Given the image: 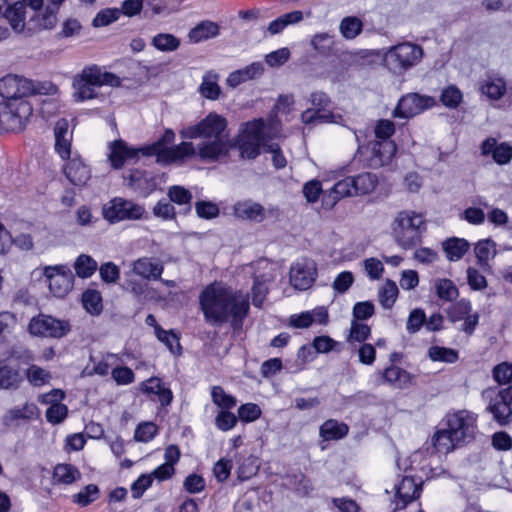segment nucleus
I'll use <instances>...</instances> for the list:
<instances>
[{
    "instance_id": "nucleus-1",
    "label": "nucleus",
    "mask_w": 512,
    "mask_h": 512,
    "mask_svg": "<svg viewBox=\"0 0 512 512\" xmlns=\"http://www.w3.org/2000/svg\"><path fill=\"white\" fill-rule=\"evenodd\" d=\"M205 321L212 326L230 322L233 330H240L249 312L248 296L218 283L204 288L199 296Z\"/></svg>"
},
{
    "instance_id": "nucleus-2",
    "label": "nucleus",
    "mask_w": 512,
    "mask_h": 512,
    "mask_svg": "<svg viewBox=\"0 0 512 512\" xmlns=\"http://www.w3.org/2000/svg\"><path fill=\"white\" fill-rule=\"evenodd\" d=\"M227 126L225 117L210 112L197 124L183 127L179 134L183 139H202L198 144V157L203 161L215 162L228 154Z\"/></svg>"
},
{
    "instance_id": "nucleus-3",
    "label": "nucleus",
    "mask_w": 512,
    "mask_h": 512,
    "mask_svg": "<svg viewBox=\"0 0 512 512\" xmlns=\"http://www.w3.org/2000/svg\"><path fill=\"white\" fill-rule=\"evenodd\" d=\"M425 231L424 217L414 211H401L394 221V238L403 249H411L420 244Z\"/></svg>"
},
{
    "instance_id": "nucleus-4",
    "label": "nucleus",
    "mask_w": 512,
    "mask_h": 512,
    "mask_svg": "<svg viewBox=\"0 0 512 512\" xmlns=\"http://www.w3.org/2000/svg\"><path fill=\"white\" fill-rule=\"evenodd\" d=\"M420 45L411 42L399 43L390 47L384 54V65L394 74H402L416 66L423 58Z\"/></svg>"
},
{
    "instance_id": "nucleus-5",
    "label": "nucleus",
    "mask_w": 512,
    "mask_h": 512,
    "mask_svg": "<svg viewBox=\"0 0 512 512\" xmlns=\"http://www.w3.org/2000/svg\"><path fill=\"white\" fill-rule=\"evenodd\" d=\"M264 127L262 119H254L242 124L235 144L242 158L255 159L260 154L261 146L265 149L268 145L265 143Z\"/></svg>"
},
{
    "instance_id": "nucleus-6",
    "label": "nucleus",
    "mask_w": 512,
    "mask_h": 512,
    "mask_svg": "<svg viewBox=\"0 0 512 512\" xmlns=\"http://www.w3.org/2000/svg\"><path fill=\"white\" fill-rule=\"evenodd\" d=\"M29 101L8 100L0 102V132H20L32 115Z\"/></svg>"
},
{
    "instance_id": "nucleus-7",
    "label": "nucleus",
    "mask_w": 512,
    "mask_h": 512,
    "mask_svg": "<svg viewBox=\"0 0 512 512\" xmlns=\"http://www.w3.org/2000/svg\"><path fill=\"white\" fill-rule=\"evenodd\" d=\"M482 397L489 399L487 411L493 415L494 420L501 426L509 424L512 420V386L496 390L488 388L482 392Z\"/></svg>"
},
{
    "instance_id": "nucleus-8",
    "label": "nucleus",
    "mask_w": 512,
    "mask_h": 512,
    "mask_svg": "<svg viewBox=\"0 0 512 512\" xmlns=\"http://www.w3.org/2000/svg\"><path fill=\"white\" fill-rule=\"evenodd\" d=\"M446 429L460 445L469 443L474 439L476 432V418L466 410H460L446 417Z\"/></svg>"
},
{
    "instance_id": "nucleus-9",
    "label": "nucleus",
    "mask_w": 512,
    "mask_h": 512,
    "mask_svg": "<svg viewBox=\"0 0 512 512\" xmlns=\"http://www.w3.org/2000/svg\"><path fill=\"white\" fill-rule=\"evenodd\" d=\"M28 330L35 336L61 339L71 331V325L67 320L39 314L30 320Z\"/></svg>"
},
{
    "instance_id": "nucleus-10",
    "label": "nucleus",
    "mask_w": 512,
    "mask_h": 512,
    "mask_svg": "<svg viewBox=\"0 0 512 512\" xmlns=\"http://www.w3.org/2000/svg\"><path fill=\"white\" fill-rule=\"evenodd\" d=\"M144 213L145 208L142 205L121 197H115L103 206V216L110 223L138 220Z\"/></svg>"
},
{
    "instance_id": "nucleus-11",
    "label": "nucleus",
    "mask_w": 512,
    "mask_h": 512,
    "mask_svg": "<svg viewBox=\"0 0 512 512\" xmlns=\"http://www.w3.org/2000/svg\"><path fill=\"white\" fill-rule=\"evenodd\" d=\"M0 95L3 101H28L33 95V81L18 75H7L0 79Z\"/></svg>"
},
{
    "instance_id": "nucleus-12",
    "label": "nucleus",
    "mask_w": 512,
    "mask_h": 512,
    "mask_svg": "<svg viewBox=\"0 0 512 512\" xmlns=\"http://www.w3.org/2000/svg\"><path fill=\"white\" fill-rule=\"evenodd\" d=\"M436 104L431 96L409 93L402 96L393 112L394 117L411 118Z\"/></svg>"
},
{
    "instance_id": "nucleus-13",
    "label": "nucleus",
    "mask_w": 512,
    "mask_h": 512,
    "mask_svg": "<svg viewBox=\"0 0 512 512\" xmlns=\"http://www.w3.org/2000/svg\"><path fill=\"white\" fill-rule=\"evenodd\" d=\"M51 293L56 297H64L73 287V274L65 265L47 266L44 269Z\"/></svg>"
},
{
    "instance_id": "nucleus-14",
    "label": "nucleus",
    "mask_w": 512,
    "mask_h": 512,
    "mask_svg": "<svg viewBox=\"0 0 512 512\" xmlns=\"http://www.w3.org/2000/svg\"><path fill=\"white\" fill-rule=\"evenodd\" d=\"M98 79L94 75L92 66L83 69L82 73L75 76L73 80L74 100L82 102L96 98L98 96L96 89L99 88Z\"/></svg>"
},
{
    "instance_id": "nucleus-15",
    "label": "nucleus",
    "mask_w": 512,
    "mask_h": 512,
    "mask_svg": "<svg viewBox=\"0 0 512 512\" xmlns=\"http://www.w3.org/2000/svg\"><path fill=\"white\" fill-rule=\"evenodd\" d=\"M316 274V263L313 260L304 259L291 267L290 282L296 289L306 290L314 283Z\"/></svg>"
},
{
    "instance_id": "nucleus-16",
    "label": "nucleus",
    "mask_w": 512,
    "mask_h": 512,
    "mask_svg": "<svg viewBox=\"0 0 512 512\" xmlns=\"http://www.w3.org/2000/svg\"><path fill=\"white\" fill-rule=\"evenodd\" d=\"M109 150L108 159L114 169L122 168L128 160H138L139 154H142L141 148L129 147L122 139L110 142Z\"/></svg>"
},
{
    "instance_id": "nucleus-17",
    "label": "nucleus",
    "mask_w": 512,
    "mask_h": 512,
    "mask_svg": "<svg viewBox=\"0 0 512 512\" xmlns=\"http://www.w3.org/2000/svg\"><path fill=\"white\" fill-rule=\"evenodd\" d=\"M63 171L69 182L77 187H85L92 177L90 167L80 157L71 158Z\"/></svg>"
},
{
    "instance_id": "nucleus-18",
    "label": "nucleus",
    "mask_w": 512,
    "mask_h": 512,
    "mask_svg": "<svg viewBox=\"0 0 512 512\" xmlns=\"http://www.w3.org/2000/svg\"><path fill=\"white\" fill-rule=\"evenodd\" d=\"M421 486L413 477L404 476L396 486V509H404L407 504L419 497Z\"/></svg>"
},
{
    "instance_id": "nucleus-19",
    "label": "nucleus",
    "mask_w": 512,
    "mask_h": 512,
    "mask_svg": "<svg viewBox=\"0 0 512 512\" xmlns=\"http://www.w3.org/2000/svg\"><path fill=\"white\" fill-rule=\"evenodd\" d=\"M396 151L397 147L393 141H375L371 143L370 166L378 168L389 164Z\"/></svg>"
},
{
    "instance_id": "nucleus-20",
    "label": "nucleus",
    "mask_w": 512,
    "mask_h": 512,
    "mask_svg": "<svg viewBox=\"0 0 512 512\" xmlns=\"http://www.w3.org/2000/svg\"><path fill=\"white\" fill-rule=\"evenodd\" d=\"M483 155L491 154L494 161L499 165H505L512 159V145L507 142L497 144L495 138H487L481 145Z\"/></svg>"
},
{
    "instance_id": "nucleus-21",
    "label": "nucleus",
    "mask_w": 512,
    "mask_h": 512,
    "mask_svg": "<svg viewBox=\"0 0 512 512\" xmlns=\"http://www.w3.org/2000/svg\"><path fill=\"white\" fill-rule=\"evenodd\" d=\"M194 156H198V147L195 148L192 142L183 141L178 145L164 149L160 154V157L157 159V162L169 164Z\"/></svg>"
},
{
    "instance_id": "nucleus-22",
    "label": "nucleus",
    "mask_w": 512,
    "mask_h": 512,
    "mask_svg": "<svg viewBox=\"0 0 512 512\" xmlns=\"http://www.w3.org/2000/svg\"><path fill=\"white\" fill-rule=\"evenodd\" d=\"M353 195H355L353 181L351 177H347L336 182L327 193H324L322 200L323 205L332 208L342 198Z\"/></svg>"
},
{
    "instance_id": "nucleus-23",
    "label": "nucleus",
    "mask_w": 512,
    "mask_h": 512,
    "mask_svg": "<svg viewBox=\"0 0 512 512\" xmlns=\"http://www.w3.org/2000/svg\"><path fill=\"white\" fill-rule=\"evenodd\" d=\"M234 215L242 220L261 222L265 218L264 207L252 200L238 201L233 206Z\"/></svg>"
},
{
    "instance_id": "nucleus-24",
    "label": "nucleus",
    "mask_w": 512,
    "mask_h": 512,
    "mask_svg": "<svg viewBox=\"0 0 512 512\" xmlns=\"http://www.w3.org/2000/svg\"><path fill=\"white\" fill-rule=\"evenodd\" d=\"M69 124L65 118L59 119L54 127L55 150L62 159L70 157L71 135L68 132Z\"/></svg>"
},
{
    "instance_id": "nucleus-25",
    "label": "nucleus",
    "mask_w": 512,
    "mask_h": 512,
    "mask_svg": "<svg viewBox=\"0 0 512 512\" xmlns=\"http://www.w3.org/2000/svg\"><path fill=\"white\" fill-rule=\"evenodd\" d=\"M140 386V390L143 393L158 396V400L163 407L170 405L173 400L172 391L165 387L162 380L158 377H151L143 381Z\"/></svg>"
},
{
    "instance_id": "nucleus-26",
    "label": "nucleus",
    "mask_w": 512,
    "mask_h": 512,
    "mask_svg": "<svg viewBox=\"0 0 512 512\" xmlns=\"http://www.w3.org/2000/svg\"><path fill=\"white\" fill-rule=\"evenodd\" d=\"M39 409L34 403H25L22 407L9 409L2 417L6 427L12 426L17 420H32L38 417Z\"/></svg>"
},
{
    "instance_id": "nucleus-27",
    "label": "nucleus",
    "mask_w": 512,
    "mask_h": 512,
    "mask_svg": "<svg viewBox=\"0 0 512 512\" xmlns=\"http://www.w3.org/2000/svg\"><path fill=\"white\" fill-rule=\"evenodd\" d=\"M263 70V65L260 62H254L243 69H239L230 73L227 78V85L235 88L241 83L259 77L262 75Z\"/></svg>"
},
{
    "instance_id": "nucleus-28",
    "label": "nucleus",
    "mask_w": 512,
    "mask_h": 512,
    "mask_svg": "<svg viewBox=\"0 0 512 512\" xmlns=\"http://www.w3.org/2000/svg\"><path fill=\"white\" fill-rule=\"evenodd\" d=\"M163 265L153 262L150 258H139L133 263V272L144 279L161 280Z\"/></svg>"
},
{
    "instance_id": "nucleus-29",
    "label": "nucleus",
    "mask_w": 512,
    "mask_h": 512,
    "mask_svg": "<svg viewBox=\"0 0 512 512\" xmlns=\"http://www.w3.org/2000/svg\"><path fill=\"white\" fill-rule=\"evenodd\" d=\"M383 382L397 389L407 388L411 382V375L398 366H390L382 372Z\"/></svg>"
},
{
    "instance_id": "nucleus-30",
    "label": "nucleus",
    "mask_w": 512,
    "mask_h": 512,
    "mask_svg": "<svg viewBox=\"0 0 512 512\" xmlns=\"http://www.w3.org/2000/svg\"><path fill=\"white\" fill-rule=\"evenodd\" d=\"M442 246L449 261L460 260L470 248V244L466 239L457 237L445 240Z\"/></svg>"
},
{
    "instance_id": "nucleus-31",
    "label": "nucleus",
    "mask_w": 512,
    "mask_h": 512,
    "mask_svg": "<svg viewBox=\"0 0 512 512\" xmlns=\"http://www.w3.org/2000/svg\"><path fill=\"white\" fill-rule=\"evenodd\" d=\"M65 0H48V4L41 15L35 17L39 29H52L57 23V12Z\"/></svg>"
},
{
    "instance_id": "nucleus-32",
    "label": "nucleus",
    "mask_w": 512,
    "mask_h": 512,
    "mask_svg": "<svg viewBox=\"0 0 512 512\" xmlns=\"http://www.w3.org/2000/svg\"><path fill=\"white\" fill-rule=\"evenodd\" d=\"M218 34L219 26L215 22L202 21L190 30L188 37L193 43H199L214 38Z\"/></svg>"
},
{
    "instance_id": "nucleus-33",
    "label": "nucleus",
    "mask_w": 512,
    "mask_h": 512,
    "mask_svg": "<svg viewBox=\"0 0 512 512\" xmlns=\"http://www.w3.org/2000/svg\"><path fill=\"white\" fill-rule=\"evenodd\" d=\"M349 432V427L345 423H339L335 419L326 420L320 426V436L326 440H339L344 438Z\"/></svg>"
},
{
    "instance_id": "nucleus-34",
    "label": "nucleus",
    "mask_w": 512,
    "mask_h": 512,
    "mask_svg": "<svg viewBox=\"0 0 512 512\" xmlns=\"http://www.w3.org/2000/svg\"><path fill=\"white\" fill-rule=\"evenodd\" d=\"M341 119L340 115H335L327 108L307 109L301 114V120L305 124L311 123H337Z\"/></svg>"
},
{
    "instance_id": "nucleus-35",
    "label": "nucleus",
    "mask_w": 512,
    "mask_h": 512,
    "mask_svg": "<svg viewBox=\"0 0 512 512\" xmlns=\"http://www.w3.org/2000/svg\"><path fill=\"white\" fill-rule=\"evenodd\" d=\"M432 445L436 452L442 454H447L456 447L461 446L458 442L454 441V437L446 428L435 432L432 437Z\"/></svg>"
},
{
    "instance_id": "nucleus-36",
    "label": "nucleus",
    "mask_w": 512,
    "mask_h": 512,
    "mask_svg": "<svg viewBox=\"0 0 512 512\" xmlns=\"http://www.w3.org/2000/svg\"><path fill=\"white\" fill-rule=\"evenodd\" d=\"M303 20L302 11L295 10L286 14H283L270 22L267 27V31L271 35H276L281 33L288 25L299 23Z\"/></svg>"
},
{
    "instance_id": "nucleus-37",
    "label": "nucleus",
    "mask_w": 512,
    "mask_h": 512,
    "mask_svg": "<svg viewBox=\"0 0 512 512\" xmlns=\"http://www.w3.org/2000/svg\"><path fill=\"white\" fill-rule=\"evenodd\" d=\"M23 378L17 368L9 365L0 367V389L16 390L20 387Z\"/></svg>"
},
{
    "instance_id": "nucleus-38",
    "label": "nucleus",
    "mask_w": 512,
    "mask_h": 512,
    "mask_svg": "<svg viewBox=\"0 0 512 512\" xmlns=\"http://www.w3.org/2000/svg\"><path fill=\"white\" fill-rule=\"evenodd\" d=\"M353 181V189L355 195H366L375 190L378 178L370 172L361 173L355 177H351Z\"/></svg>"
},
{
    "instance_id": "nucleus-39",
    "label": "nucleus",
    "mask_w": 512,
    "mask_h": 512,
    "mask_svg": "<svg viewBox=\"0 0 512 512\" xmlns=\"http://www.w3.org/2000/svg\"><path fill=\"white\" fill-rule=\"evenodd\" d=\"M80 477V471L71 464H57L54 468L53 479L57 483L70 485L80 479Z\"/></svg>"
},
{
    "instance_id": "nucleus-40",
    "label": "nucleus",
    "mask_w": 512,
    "mask_h": 512,
    "mask_svg": "<svg viewBox=\"0 0 512 512\" xmlns=\"http://www.w3.org/2000/svg\"><path fill=\"white\" fill-rule=\"evenodd\" d=\"M15 32H22L25 28L26 9L23 3L16 2L9 7L4 15Z\"/></svg>"
},
{
    "instance_id": "nucleus-41",
    "label": "nucleus",
    "mask_w": 512,
    "mask_h": 512,
    "mask_svg": "<svg viewBox=\"0 0 512 512\" xmlns=\"http://www.w3.org/2000/svg\"><path fill=\"white\" fill-rule=\"evenodd\" d=\"M217 82L218 75L212 71L207 72L203 76L202 83L199 87L201 95L210 100L218 99L221 93V89Z\"/></svg>"
},
{
    "instance_id": "nucleus-42",
    "label": "nucleus",
    "mask_w": 512,
    "mask_h": 512,
    "mask_svg": "<svg viewBox=\"0 0 512 512\" xmlns=\"http://www.w3.org/2000/svg\"><path fill=\"white\" fill-rule=\"evenodd\" d=\"M175 139V133L172 129H166L160 139L154 142L152 145L147 147H142V155L151 156L156 155L157 159L160 157V154L164 149H168V144L172 143Z\"/></svg>"
},
{
    "instance_id": "nucleus-43",
    "label": "nucleus",
    "mask_w": 512,
    "mask_h": 512,
    "mask_svg": "<svg viewBox=\"0 0 512 512\" xmlns=\"http://www.w3.org/2000/svg\"><path fill=\"white\" fill-rule=\"evenodd\" d=\"M168 197L170 202L184 206V213L191 211L192 194L189 190L182 186H171L168 190Z\"/></svg>"
},
{
    "instance_id": "nucleus-44",
    "label": "nucleus",
    "mask_w": 512,
    "mask_h": 512,
    "mask_svg": "<svg viewBox=\"0 0 512 512\" xmlns=\"http://www.w3.org/2000/svg\"><path fill=\"white\" fill-rule=\"evenodd\" d=\"M363 29L362 21L354 16H348L341 20L339 30L345 39L351 40L356 38Z\"/></svg>"
},
{
    "instance_id": "nucleus-45",
    "label": "nucleus",
    "mask_w": 512,
    "mask_h": 512,
    "mask_svg": "<svg viewBox=\"0 0 512 512\" xmlns=\"http://www.w3.org/2000/svg\"><path fill=\"white\" fill-rule=\"evenodd\" d=\"M98 268L97 262L89 255L81 254L74 263L76 275L80 278L91 277Z\"/></svg>"
},
{
    "instance_id": "nucleus-46",
    "label": "nucleus",
    "mask_w": 512,
    "mask_h": 512,
    "mask_svg": "<svg viewBox=\"0 0 512 512\" xmlns=\"http://www.w3.org/2000/svg\"><path fill=\"white\" fill-rule=\"evenodd\" d=\"M84 308L91 315H99L103 310L102 296L97 290H86L82 295Z\"/></svg>"
},
{
    "instance_id": "nucleus-47",
    "label": "nucleus",
    "mask_w": 512,
    "mask_h": 512,
    "mask_svg": "<svg viewBox=\"0 0 512 512\" xmlns=\"http://www.w3.org/2000/svg\"><path fill=\"white\" fill-rule=\"evenodd\" d=\"M182 0H161L155 4H148L149 9H145L144 17H149L148 11L151 10V15H169L178 11Z\"/></svg>"
},
{
    "instance_id": "nucleus-48",
    "label": "nucleus",
    "mask_w": 512,
    "mask_h": 512,
    "mask_svg": "<svg viewBox=\"0 0 512 512\" xmlns=\"http://www.w3.org/2000/svg\"><path fill=\"white\" fill-rule=\"evenodd\" d=\"M435 290L437 296L445 301H453L459 295L458 288L453 281L446 278L435 281Z\"/></svg>"
},
{
    "instance_id": "nucleus-49",
    "label": "nucleus",
    "mask_w": 512,
    "mask_h": 512,
    "mask_svg": "<svg viewBox=\"0 0 512 512\" xmlns=\"http://www.w3.org/2000/svg\"><path fill=\"white\" fill-rule=\"evenodd\" d=\"M428 355L433 361L445 363H455L459 358L457 350L441 346H431Z\"/></svg>"
},
{
    "instance_id": "nucleus-50",
    "label": "nucleus",
    "mask_w": 512,
    "mask_h": 512,
    "mask_svg": "<svg viewBox=\"0 0 512 512\" xmlns=\"http://www.w3.org/2000/svg\"><path fill=\"white\" fill-rule=\"evenodd\" d=\"M211 398L214 404L223 410H229L236 406L237 400L234 396L227 394L221 386H213Z\"/></svg>"
},
{
    "instance_id": "nucleus-51",
    "label": "nucleus",
    "mask_w": 512,
    "mask_h": 512,
    "mask_svg": "<svg viewBox=\"0 0 512 512\" xmlns=\"http://www.w3.org/2000/svg\"><path fill=\"white\" fill-rule=\"evenodd\" d=\"M471 303L466 299H461L447 309V317L451 322L464 320L470 313Z\"/></svg>"
},
{
    "instance_id": "nucleus-52",
    "label": "nucleus",
    "mask_w": 512,
    "mask_h": 512,
    "mask_svg": "<svg viewBox=\"0 0 512 512\" xmlns=\"http://www.w3.org/2000/svg\"><path fill=\"white\" fill-rule=\"evenodd\" d=\"M100 490L95 484L86 485L80 492L73 495V502L86 507L99 498Z\"/></svg>"
},
{
    "instance_id": "nucleus-53",
    "label": "nucleus",
    "mask_w": 512,
    "mask_h": 512,
    "mask_svg": "<svg viewBox=\"0 0 512 512\" xmlns=\"http://www.w3.org/2000/svg\"><path fill=\"white\" fill-rule=\"evenodd\" d=\"M269 278H266L265 275H256L254 277V283L252 286V303L255 307H261L263 301L268 293V287L266 282Z\"/></svg>"
},
{
    "instance_id": "nucleus-54",
    "label": "nucleus",
    "mask_w": 512,
    "mask_h": 512,
    "mask_svg": "<svg viewBox=\"0 0 512 512\" xmlns=\"http://www.w3.org/2000/svg\"><path fill=\"white\" fill-rule=\"evenodd\" d=\"M156 336L159 341L163 342L173 354H180L181 345L179 337L173 330L167 331L160 326H156Z\"/></svg>"
},
{
    "instance_id": "nucleus-55",
    "label": "nucleus",
    "mask_w": 512,
    "mask_h": 512,
    "mask_svg": "<svg viewBox=\"0 0 512 512\" xmlns=\"http://www.w3.org/2000/svg\"><path fill=\"white\" fill-rule=\"evenodd\" d=\"M313 49L321 55H329L334 46L333 36L329 33H318L310 42Z\"/></svg>"
},
{
    "instance_id": "nucleus-56",
    "label": "nucleus",
    "mask_w": 512,
    "mask_h": 512,
    "mask_svg": "<svg viewBox=\"0 0 512 512\" xmlns=\"http://www.w3.org/2000/svg\"><path fill=\"white\" fill-rule=\"evenodd\" d=\"M398 296V287L391 281L387 280L385 285L379 291V301L385 309H390Z\"/></svg>"
},
{
    "instance_id": "nucleus-57",
    "label": "nucleus",
    "mask_w": 512,
    "mask_h": 512,
    "mask_svg": "<svg viewBox=\"0 0 512 512\" xmlns=\"http://www.w3.org/2000/svg\"><path fill=\"white\" fill-rule=\"evenodd\" d=\"M26 377L29 383L33 386H42L49 383L51 380L50 372L37 365H31L27 368Z\"/></svg>"
},
{
    "instance_id": "nucleus-58",
    "label": "nucleus",
    "mask_w": 512,
    "mask_h": 512,
    "mask_svg": "<svg viewBox=\"0 0 512 512\" xmlns=\"http://www.w3.org/2000/svg\"><path fill=\"white\" fill-rule=\"evenodd\" d=\"M67 416L68 407L62 403L51 404L45 412L46 420L53 425L62 423Z\"/></svg>"
},
{
    "instance_id": "nucleus-59",
    "label": "nucleus",
    "mask_w": 512,
    "mask_h": 512,
    "mask_svg": "<svg viewBox=\"0 0 512 512\" xmlns=\"http://www.w3.org/2000/svg\"><path fill=\"white\" fill-rule=\"evenodd\" d=\"M152 44L160 51H174L179 47L180 41L172 34L160 33L153 38Z\"/></svg>"
},
{
    "instance_id": "nucleus-60",
    "label": "nucleus",
    "mask_w": 512,
    "mask_h": 512,
    "mask_svg": "<svg viewBox=\"0 0 512 512\" xmlns=\"http://www.w3.org/2000/svg\"><path fill=\"white\" fill-rule=\"evenodd\" d=\"M121 11L118 8H105L99 11L93 19L94 27H104L119 19Z\"/></svg>"
},
{
    "instance_id": "nucleus-61",
    "label": "nucleus",
    "mask_w": 512,
    "mask_h": 512,
    "mask_svg": "<svg viewBox=\"0 0 512 512\" xmlns=\"http://www.w3.org/2000/svg\"><path fill=\"white\" fill-rule=\"evenodd\" d=\"M482 91L490 99L498 100L506 92V83L503 79L500 78L492 79L487 81V83L483 86Z\"/></svg>"
},
{
    "instance_id": "nucleus-62",
    "label": "nucleus",
    "mask_w": 512,
    "mask_h": 512,
    "mask_svg": "<svg viewBox=\"0 0 512 512\" xmlns=\"http://www.w3.org/2000/svg\"><path fill=\"white\" fill-rule=\"evenodd\" d=\"M462 93L456 86H448L445 88L440 96L442 104L448 108H456L462 101Z\"/></svg>"
},
{
    "instance_id": "nucleus-63",
    "label": "nucleus",
    "mask_w": 512,
    "mask_h": 512,
    "mask_svg": "<svg viewBox=\"0 0 512 512\" xmlns=\"http://www.w3.org/2000/svg\"><path fill=\"white\" fill-rule=\"evenodd\" d=\"M158 427L152 422L141 423L137 426L134 434V438L139 442H149L157 434Z\"/></svg>"
},
{
    "instance_id": "nucleus-64",
    "label": "nucleus",
    "mask_w": 512,
    "mask_h": 512,
    "mask_svg": "<svg viewBox=\"0 0 512 512\" xmlns=\"http://www.w3.org/2000/svg\"><path fill=\"white\" fill-rule=\"evenodd\" d=\"M492 376L500 385L510 383L512 381V365L508 362H502L496 365L493 368Z\"/></svg>"
}]
</instances>
